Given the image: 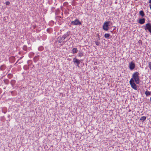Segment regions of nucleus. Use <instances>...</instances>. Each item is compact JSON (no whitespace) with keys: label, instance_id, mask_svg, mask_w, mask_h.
<instances>
[{"label":"nucleus","instance_id":"obj_13","mask_svg":"<svg viewBox=\"0 0 151 151\" xmlns=\"http://www.w3.org/2000/svg\"><path fill=\"white\" fill-rule=\"evenodd\" d=\"M23 49L25 51H27V47L26 45H24L23 47Z\"/></svg>","mask_w":151,"mask_h":151},{"label":"nucleus","instance_id":"obj_21","mask_svg":"<svg viewBox=\"0 0 151 151\" xmlns=\"http://www.w3.org/2000/svg\"><path fill=\"white\" fill-rule=\"evenodd\" d=\"M149 3H151V0H149Z\"/></svg>","mask_w":151,"mask_h":151},{"label":"nucleus","instance_id":"obj_23","mask_svg":"<svg viewBox=\"0 0 151 151\" xmlns=\"http://www.w3.org/2000/svg\"><path fill=\"white\" fill-rule=\"evenodd\" d=\"M98 35L99 36V35Z\"/></svg>","mask_w":151,"mask_h":151},{"label":"nucleus","instance_id":"obj_15","mask_svg":"<svg viewBox=\"0 0 151 151\" xmlns=\"http://www.w3.org/2000/svg\"><path fill=\"white\" fill-rule=\"evenodd\" d=\"M145 94L146 96H149L150 94V92L148 91H146L145 92Z\"/></svg>","mask_w":151,"mask_h":151},{"label":"nucleus","instance_id":"obj_14","mask_svg":"<svg viewBox=\"0 0 151 151\" xmlns=\"http://www.w3.org/2000/svg\"><path fill=\"white\" fill-rule=\"evenodd\" d=\"M78 56L79 57H82L83 56V53L82 52H79L78 53Z\"/></svg>","mask_w":151,"mask_h":151},{"label":"nucleus","instance_id":"obj_1","mask_svg":"<svg viewBox=\"0 0 151 151\" xmlns=\"http://www.w3.org/2000/svg\"><path fill=\"white\" fill-rule=\"evenodd\" d=\"M139 73L137 72L134 73L132 75V78L131 79H133L134 81H135L136 83L138 84L139 83Z\"/></svg>","mask_w":151,"mask_h":151},{"label":"nucleus","instance_id":"obj_17","mask_svg":"<svg viewBox=\"0 0 151 151\" xmlns=\"http://www.w3.org/2000/svg\"><path fill=\"white\" fill-rule=\"evenodd\" d=\"M148 67L150 70H151V62H149L148 63Z\"/></svg>","mask_w":151,"mask_h":151},{"label":"nucleus","instance_id":"obj_3","mask_svg":"<svg viewBox=\"0 0 151 151\" xmlns=\"http://www.w3.org/2000/svg\"><path fill=\"white\" fill-rule=\"evenodd\" d=\"M109 22L108 21L105 22L103 25V28L105 31H107L109 29Z\"/></svg>","mask_w":151,"mask_h":151},{"label":"nucleus","instance_id":"obj_8","mask_svg":"<svg viewBox=\"0 0 151 151\" xmlns=\"http://www.w3.org/2000/svg\"><path fill=\"white\" fill-rule=\"evenodd\" d=\"M73 61L74 64H76L77 66H78L80 63V61L78 59L76 58L73 59Z\"/></svg>","mask_w":151,"mask_h":151},{"label":"nucleus","instance_id":"obj_18","mask_svg":"<svg viewBox=\"0 0 151 151\" xmlns=\"http://www.w3.org/2000/svg\"><path fill=\"white\" fill-rule=\"evenodd\" d=\"M37 57L35 56L34 58V61L35 62H36L37 60Z\"/></svg>","mask_w":151,"mask_h":151},{"label":"nucleus","instance_id":"obj_20","mask_svg":"<svg viewBox=\"0 0 151 151\" xmlns=\"http://www.w3.org/2000/svg\"><path fill=\"white\" fill-rule=\"evenodd\" d=\"M5 3L6 5H9L10 4V2L8 1H6Z\"/></svg>","mask_w":151,"mask_h":151},{"label":"nucleus","instance_id":"obj_2","mask_svg":"<svg viewBox=\"0 0 151 151\" xmlns=\"http://www.w3.org/2000/svg\"><path fill=\"white\" fill-rule=\"evenodd\" d=\"M70 32H68L65 34L62 37H59L58 38V42L59 43H61L69 35Z\"/></svg>","mask_w":151,"mask_h":151},{"label":"nucleus","instance_id":"obj_12","mask_svg":"<svg viewBox=\"0 0 151 151\" xmlns=\"http://www.w3.org/2000/svg\"><path fill=\"white\" fill-rule=\"evenodd\" d=\"M110 36L109 34L108 33H106L104 35V37L107 39H109Z\"/></svg>","mask_w":151,"mask_h":151},{"label":"nucleus","instance_id":"obj_6","mask_svg":"<svg viewBox=\"0 0 151 151\" xmlns=\"http://www.w3.org/2000/svg\"><path fill=\"white\" fill-rule=\"evenodd\" d=\"M72 24L75 25H80L81 24V23L78 19H75L74 21L71 22Z\"/></svg>","mask_w":151,"mask_h":151},{"label":"nucleus","instance_id":"obj_10","mask_svg":"<svg viewBox=\"0 0 151 151\" xmlns=\"http://www.w3.org/2000/svg\"><path fill=\"white\" fill-rule=\"evenodd\" d=\"M73 53V54L76 53L78 52V49L76 48H73L72 50Z\"/></svg>","mask_w":151,"mask_h":151},{"label":"nucleus","instance_id":"obj_16","mask_svg":"<svg viewBox=\"0 0 151 151\" xmlns=\"http://www.w3.org/2000/svg\"><path fill=\"white\" fill-rule=\"evenodd\" d=\"M146 119V117L145 116H142L140 119V120H142L143 121H144Z\"/></svg>","mask_w":151,"mask_h":151},{"label":"nucleus","instance_id":"obj_5","mask_svg":"<svg viewBox=\"0 0 151 151\" xmlns=\"http://www.w3.org/2000/svg\"><path fill=\"white\" fill-rule=\"evenodd\" d=\"M129 83L130 84L131 87L135 90H137V87L136 85L135 84L133 79H131L129 81Z\"/></svg>","mask_w":151,"mask_h":151},{"label":"nucleus","instance_id":"obj_22","mask_svg":"<svg viewBox=\"0 0 151 151\" xmlns=\"http://www.w3.org/2000/svg\"><path fill=\"white\" fill-rule=\"evenodd\" d=\"M66 42H66H64V43H65V42Z\"/></svg>","mask_w":151,"mask_h":151},{"label":"nucleus","instance_id":"obj_7","mask_svg":"<svg viewBox=\"0 0 151 151\" xmlns=\"http://www.w3.org/2000/svg\"><path fill=\"white\" fill-rule=\"evenodd\" d=\"M129 68L131 70H133L135 68V64L133 62H132L129 64Z\"/></svg>","mask_w":151,"mask_h":151},{"label":"nucleus","instance_id":"obj_19","mask_svg":"<svg viewBox=\"0 0 151 151\" xmlns=\"http://www.w3.org/2000/svg\"><path fill=\"white\" fill-rule=\"evenodd\" d=\"M95 43L96 44V45L97 46L99 45L100 44V43L99 42L97 41H95Z\"/></svg>","mask_w":151,"mask_h":151},{"label":"nucleus","instance_id":"obj_9","mask_svg":"<svg viewBox=\"0 0 151 151\" xmlns=\"http://www.w3.org/2000/svg\"><path fill=\"white\" fill-rule=\"evenodd\" d=\"M145 18H142L140 19L139 21V23L141 24H142L145 23Z\"/></svg>","mask_w":151,"mask_h":151},{"label":"nucleus","instance_id":"obj_4","mask_svg":"<svg viewBox=\"0 0 151 151\" xmlns=\"http://www.w3.org/2000/svg\"><path fill=\"white\" fill-rule=\"evenodd\" d=\"M145 30H148L151 33V23H148L144 27Z\"/></svg>","mask_w":151,"mask_h":151},{"label":"nucleus","instance_id":"obj_11","mask_svg":"<svg viewBox=\"0 0 151 151\" xmlns=\"http://www.w3.org/2000/svg\"><path fill=\"white\" fill-rule=\"evenodd\" d=\"M139 14L142 17H143L145 15L143 11H140L139 12Z\"/></svg>","mask_w":151,"mask_h":151}]
</instances>
